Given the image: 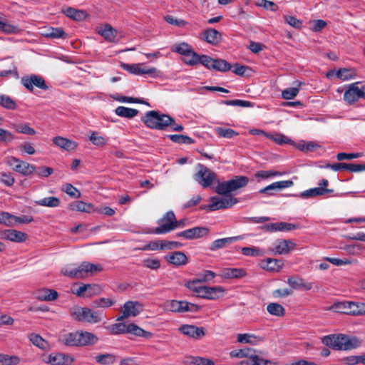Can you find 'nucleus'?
<instances>
[{
	"label": "nucleus",
	"instance_id": "f257e3e1",
	"mask_svg": "<svg viewBox=\"0 0 365 365\" xmlns=\"http://www.w3.org/2000/svg\"><path fill=\"white\" fill-rule=\"evenodd\" d=\"M322 343L336 350H351L357 348L361 344L357 338L344 334L325 336L322 339Z\"/></svg>",
	"mask_w": 365,
	"mask_h": 365
},
{
	"label": "nucleus",
	"instance_id": "f03ea898",
	"mask_svg": "<svg viewBox=\"0 0 365 365\" xmlns=\"http://www.w3.org/2000/svg\"><path fill=\"white\" fill-rule=\"evenodd\" d=\"M142 121L150 129L165 130L170 124L174 123V118L156 110H150L145 113Z\"/></svg>",
	"mask_w": 365,
	"mask_h": 365
},
{
	"label": "nucleus",
	"instance_id": "7ed1b4c3",
	"mask_svg": "<svg viewBox=\"0 0 365 365\" xmlns=\"http://www.w3.org/2000/svg\"><path fill=\"white\" fill-rule=\"evenodd\" d=\"M103 270V267L101 264H94L88 262H83L78 267L76 268H64L62 272L65 276L82 279L87 277L88 273L99 272Z\"/></svg>",
	"mask_w": 365,
	"mask_h": 365
},
{
	"label": "nucleus",
	"instance_id": "20e7f679",
	"mask_svg": "<svg viewBox=\"0 0 365 365\" xmlns=\"http://www.w3.org/2000/svg\"><path fill=\"white\" fill-rule=\"evenodd\" d=\"M249 178L243 175H237L234 178L224 182H218L215 191L221 195H227L230 192L245 187Z\"/></svg>",
	"mask_w": 365,
	"mask_h": 365
},
{
	"label": "nucleus",
	"instance_id": "39448f33",
	"mask_svg": "<svg viewBox=\"0 0 365 365\" xmlns=\"http://www.w3.org/2000/svg\"><path fill=\"white\" fill-rule=\"evenodd\" d=\"M71 315L78 322H86L91 324L98 323L102 319L99 312L92 311L88 307L74 308L71 311Z\"/></svg>",
	"mask_w": 365,
	"mask_h": 365
},
{
	"label": "nucleus",
	"instance_id": "423d86ee",
	"mask_svg": "<svg viewBox=\"0 0 365 365\" xmlns=\"http://www.w3.org/2000/svg\"><path fill=\"white\" fill-rule=\"evenodd\" d=\"M360 82L352 83L347 86L343 99L349 105H353L359 99H365V88L359 87Z\"/></svg>",
	"mask_w": 365,
	"mask_h": 365
},
{
	"label": "nucleus",
	"instance_id": "0eeeda50",
	"mask_svg": "<svg viewBox=\"0 0 365 365\" xmlns=\"http://www.w3.org/2000/svg\"><path fill=\"white\" fill-rule=\"evenodd\" d=\"M194 179L205 188L210 187L212 182L217 180V175L206 166L198 164L197 172L194 175Z\"/></svg>",
	"mask_w": 365,
	"mask_h": 365
},
{
	"label": "nucleus",
	"instance_id": "6e6552de",
	"mask_svg": "<svg viewBox=\"0 0 365 365\" xmlns=\"http://www.w3.org/2000/svg\"><path fill=\"white\" fill-rule=\"evenodd\" d=\"M225 196V197H220L217 196L211 197L210 204L205 206L204 208L211 211H215L231 207L238 202L237 198H233L231 196H228V195ZM201 208L202 209L203 207Z\"/></svg>",
	"mask_w": 365,
	"mask_h": 365
},
{
	"label": "nucleus",
	"instance_id": "1a4fd4ad",
	"mask_svg": "<svg viewBox=\"0 0 365 365\" xmlns=\"http://www.w3.org/2000/svg\"><path fill=\"white\" fill-rule=\"evenodd\" d=\"M6 163L8 165L12 167L15 171L25 176L30 175L36 171L35 165L13 156L7 158Z\"/></svg>",
	"mask_w": 365,
	"mask_h": 365
},
{
	"label": "nucleus",
	"instance_id": "9d476101",
	"mask_svg": "<svg viewBox=\"0 0 365 365\" xmlns=\"http://www.w3.org/2000/svg\"><path fill=\"white\" fill-rule=\"evenodd\" d=\"M175 215L173 211H168L158 220L160 226L157 227L153 233L158 235L166 234L173 230Z\"/></svg>",
	"mask_w": 365,
	"mask_h": 365
},
{
	"label": "nucleus",
	"instance_id": "9b49d317",
	"mask_svg": "<svg viewBox=\"0 0 365 365\" xmlns=\"http://www.w3.org/2000/svg\"><path fill=\"white\" fill-rule=\"evenodd\" d=\"M21 81L23 86L31 92L34 91V86L43 91L48 89L44 78L38 75L31 74L29 76H23Z\"/></svg>",
	"mask_w": 365,
	"mask_h": 365
},
{
	"label": "nucleus",
	"instance_id": "f8f14e48",
	"mask_svg": "<svg viewBox=\"0 0 365 365\" xmlns=\"http://www.w3.org/2000/svg\"><path fill=\"white\" fill-rule=\"evenodd\" d=\"M143 311V306L138 302L128 301L122 307V315L116 319L118 322H122L130 317H136Z\"/></svg>",
	"mask_w": 365,
	"mask_h": 365
},
{
	"label": "nucleus",
	"instance_id": "ddd939ff",
	"mask_svg": "<svg viewBox=\"0 0 365 365\" xmlns=\"http://www.w3.org/2000/svg\"><path fill=\"white\" fill-rule=\"evenodd\" d=\"M140 63L128 64L122 63L121 67L128 71L129 73L135 75H144L148 74L151 76H157L159 75V71L154 67L145 68L140 67Z\"/></svg>",
	"mask_w": 365,
	"mask_h": 365
},
{
	"label": "nucleus",
	"instance_id": "4468645a",
	"mask_svg": "<svg viewBox=\"0 0 365 365\" xmlns=\"http://www.w3.org/2000/svg\"><path fill=\"white\" fill-rule=\"evenodd\" d=\"M209 232V228L206 227H195L190 229L178 232L176 237H182L185 240H195L205 236Z\"/></svg>",
	"mask_w": 365,
	"mask_h": 365
},
{
	"label": "nucleus",
	"instance_id": "2eb2a0df",
	"mask_svg": "<svg viewBox=\"0 0 365 365\" xmlns=\"http://www.w3.org/2000/svg\"><path fill=\"white\" fill-rule=\"evenodd\" d=\"M225 289L222 287H201L198 297L204 299L215 300L222 297Z\"/></svg>",
	"mask_w": 365,
	"mask_h": 365
},
{
	"label": "nucleus",
	"instance_id": "dca6fc26",
	"mask_svg": "<svg viewBox=\"0 0 365 365\" xmlns=\"http://www.w3.org/2000/svg\"><path fill=\"white\" fill-rule=\"evenodd\" d=\"M179 330L185 335L195 339H199L205 335L203 327H197L195 325L185 324L180 327Z\"/></svg>",
	"mask_w": 365,
	"mask_h": 365
},
{
	"label": "nucleus",
	"instance_id": "f3484780",
	"mask_svg": "<svg viewBox=\"0 0 365 365\" xmlns=\"http://www.w3.org/2000/svg\"><path fill=\"white\" fill-rule=\"evenodd\" d=\"M297 227L298 225L295 224L281 222L264 225L261 227V229L266 232H273L277 231H290Z\"/></svg>",
	"mask_w": 365,
	"mask_h": 365
},
{
	"label": "nucleus",
	"instance_id": "a211bd4d",
	"mask_svg": "<svg viewBox=\"0 0 365 365\" xmlns=\"http://www.w3.org/2000/svg\"><path fill=\"white\" fill-rule=\"evenodd\" d=\"M1 238L14 242H23L27 239V234L16 230H5L1 232Z\"/></svg>",
	"mask_w": 365,
	"mask_h": 365
},
{
	"label": "nucleus",
	"instance_id": "6ab92c4d",
	"mask_svg": "<svg viewBox=\"0 0 365 365\" xmlns=\"http://www.w3.org/2000/svg\"><path fill=\"white\" fill-rule=\"evenodd\" d=\"M294 182L292 180L278 181L272 183L271 185L262 188L259 192L261 194H267L269 195H273V191L280 190L284 188L292 186Z\"/></svg>",
	"mask_w": 365,
	"mask_h": 365
},
{
	"label": "nucleus",
	"instance_id": "aec40b11",
	"mask_svg": "<svg viewBox=\"0 0 365 365\" xmlns=\"http://www.w3.org/2000/svg\"><path fill=\"white\" fill-rule=\"evenodd\" d=\"M36 299L40 301H54L58 298V294L54 289L42 288L37 289L34 293Z\"/></svg>",
	"mask_w": 365,
	"mask_h": 365
},
{
	"label": "nucleus",
	"instance_id": "412c9836",
	"mask_svg": "<svg viewBox=\"0 0 365 365\" xmlns=\"http://www.w3.org/2000/svg\"><path fill=\"white\" fill-rule=\"evenodd\" d=\"M74 359L69 355L61 353L51 354L48 361L52 365H71Z\"/></svg>",
	"mask_w": 365,
	"mask_h": 365
},
{
	"label": "nucleus",
	"instance_id": "4be33fe9",
	"mask_svg": "<svg viewBox=\"0 0 365 365\" xmlns=\"http://www.w3.org/2000/svg\"><path fill=\"white\" fill-rule=\"evenodd\" d=\"M296 244L292 240H281L278 244L272 250L274 254L287 255L295 248Z\"/></svg>",
	"mask_w": 365,
	"mask_h": 365
},
{
	"label": "nucleus",
	"instance_id": "5701e85b",
	"mask_svg": "<svg viewBox=\"0 0 365 365\" xmlns=\"http://www.w3.org/2000/svg\"><path fill=\"white\" fill-rule=\"evenodd\" d=\"M53 143L56 146L68 152L75 150L78 146V144L75 141L61 136L53 138Z\"/></svg>",
	"mask_w": 365,
	"mask_h": 365
},
{
	"label": "nucleus",
	"instance_id": "b1692460",
	"mask_svg": "<svg viewBox=\"0 0 365 365\" xmlns=\"http://www.w3.org/2000/svg\"><path fill=\"white\" fill-rule=\"evenodd\" d=\"M165 259L175 266H182L187 263L188 259L186 255L180 251H176L165 257Z\"/></svg>",
	"mask_w": 365,
	"mask_h": 365
},
{
	"label": "nucleus",
	"instance_id": "393cba45",
	"mask_svg": "<svg viewBox=\"0 0 365 365\" xmlns=\"http://www.w3.org/2000/svg\"><path fill=\"white\" fill-rule=\"evenodd\" d=\"M202 38L212 45L218 44L222 40L221 34L215 29H208L202 31Z\"/></svg>",
	"mask_w": 365,
	"mask_h": 365
},
{
	"label": "nucleus",
	"instance_id": "a878e982",
	"mask_svg": "<svg viewBox=\"0 0 365 365\" xmlns=\"http://www.w3.org/2000/svg\"><path fill=\"white\" fill-rule=\"evenodd\" d=\"M172 51L178 53L186 57H190V56H192V58H196L197 56V53L195 52L192 46L187 43L175 44L172 48Z\"/></svg>",
	"mask_w": 365,
	"mask_h": 365
},
{
	"label": "nucleus",
	"instance_id": "bb28decb",
	"mask_svg": "<svg viewBox=\"0 0 365 365\" xmlns=\"http://www.w3.org/2000/svg\"><path fill=\"white\" fill-rule=\"evenodd\" d=\"M165 307L173 312L182 313L187 310L186 301L169 300L165 303Z\"/></svg>",
	"mask_w": 365,
	"mask_h": 365
},
{
	"label": "nucleus",
	"instance_id": "cd10ccee",
	"mask_svg": "<svg viewBox=\"0 0 365 365\" xmlns=\"http://www.w3.org/2000/svg\"><path fill=\"white\" fill-rule=\"evenodd\" d=\"M214 58L207 55L200 56L197 54L196 58H192V59H187L185 63L190 66H195L199 63L202 64L207 68L211 70V66L213 63Z\"/></svg>",
	"mask_w": 365,
	"mask_h": 365
},
{
	"label": "nucleus",
	"instance_id": "c85d7f7f",
	"mask_svg": "<svg viewBox=\"0 0 365 365\" xmlns=\"http://www.w3.org/2000/svg\"><path fill=\"white\" fill-rule=\"evenodd\" d=\"M220 275L225 279H238L245 277L246 271L244 269L225 268L222 269Z\"/></svg>",
	"mask_w": 365,
	"mask_h": 365
},
{
	"label": "nucleus",
	"instance_id": "c756f323",
	"mask_svg": "<svg viewBox=\"0 0 365 365\" xmlns=\"http://www.w3.org/2000/svg\"><path fill=\"white\" fill-rule=\"evenodd\" d=\"M240 239H241V237L239 236L217 239L212 242L210 247V250L211 251H215L217 250L226 247L227 245L236 242Z\"/></svg>",
	"mask_w": 365,
	"mask_h": 365
},
{
	"label": "nucleus",
	"instance_id": "7c9ffc66",
	"mask_svg": "<svg viewBox=\"0 0 365 365\" xmlns=\"http://www.w3.org/2000/svg\"><path fill=\"white\" fill-rule=\"evenodd\" d=\"M42 35L49 38H62L66 39L68 34L64 31L62 28L48 27L45 29Z\"/></svg>",
	"mask_w": 365,
	"mask_h": 365
},
{
	"label": "nucleus",
	"instance_id": "2f4dec72",
	"mask_svg": "<svg viewBox=\"0 0 365 365\" xmlns=\"http://www.w3.org/2000/svg\"><path fill=\"white\" fill-rule=\"evenodd\" d=\"M69 209L73 211L91 213L95 211L91 203H86L83 201H75L69 204Z\"/></svg>",
	"mask_w": 365,
	"mask_h": 365
},
{
	"label": "nucleus",
	"instance_id": "473e14b6",
	"mask_svg": "<svg viewBox=\"0 0 365 365\" xmlns=\"http://www.w3.org/2000/svg\"><path fill=\"white\" fill-rule=\"evenodd\" d=\"M333 192L331 189H327L324 187H314L307 190L300 194V197L302 198H309L315 196L324 195Z\"/></svg>",
	"mask_w": 365,
	"mask_h": 365
},
{
	"label": "nucleus",
	"instance_id": "72a5a7b5",
	"mask_svg": "<svg viewBox=\"0 0 365 365\" xmlns=\"http://www.w3.org/2000/svg\"><path fill=\"white\" fill-rule=\"evenodd\" d=\"M63 13L68 17L75 21H82L87 17V14L83 10L68 7L63 10Z\"/></svg>",
	"mask_w": 365,
	"mask_h": 365
},
{
	"label": "nucleus",
	"instance_id": "f704fd0d",
	"mask_svg": "<svg viewBox=\"0 0 365 365\" xmlns=\"http://www.w3.org/2000/svg\"><path fill=\"white\" fill-rule=\"evenodd\" d=\"M80 346H90L97 343L98 338L93 334L88 331L79 332Z\"/></svg>",
	"mask_w": 365,
	"mask_h": 365
},
{
	"label": "nucleus",
	"instance_id": "c9c22d12",
	"mask_svg": "<svg viewBox=\"0 0 365 365\" xmlns=\"http://www.w3.org/2000/svg\"><path fill=\"white\" fill-rule=\"evenodd\" d=\"M287 283L293 289L304 288L305 290H310L312 288V283H306L302 278L291 277L288 278Z\"/></svg>",
	"mask_w": 365,
	"mask_h": 365
},
{
	"label": "nucleus",
	"instance_id": "e433bc0d",
	"mask_svg": "<svg viewBox=\"0 0 365 365\" xmlns=\"http://www.w3.org/2000/svg\"><path fill=\"white\" fill-rule=\"evenodd\" d=\"M115 113L120 117L130 119L135 117L139 113V110L125 106H118L115 109Z\"/></svg>",
	"mask_w": 365,
	"mask_h": 365
},
{
	"label": "nucleus",
	"instance_id": "4c0bfd02",
	"mask_svg": "<svg viewBox=\"0 0 365 365\" xmlns=\"http://www.w3.org/2000/svg\"><path fill=\"white\" fill-rule=\"evenodd\" d=\"M282 261L273 258H267L262 262V267L269 271H279L282 267Z\"/></svg>",
	"mask_w": 365,
	"mask_h": 365
},
{
	"label": "nucleus",
	"instance_id": "58836bf2",
	"mask_svg": "<svg viewBox=\"0 0 365 365\" xmlns=\"http://www.w3.org/2000/svg\"><path fill=\"white\" fill-rule=\"evenodd\" d=\"M128 333L132 334L136 336H142L146 339L150 338L153 335L151 332L147 331L134 323L128 324Z\"/></svg>",
	"mask_w": 365,
	"mask_h": 365
},
{
	"label": "nucleus",
	"instance_id": "ea45409f",
	"mask_svg": "<svg viewBox=\"0 0 365 365\" xmlns=\"http://www.w3.org/2000/svg\"><path fill=\"white\" fill-rule=\"evenodd\" d=\"M262 341V337L257 336L254 334H239L237 335V341L239 343L250 344L255 345Z\"/></svg>",
	"mask_w": 365,
	"mask_h": 365
},
{
	"label": "nucleus",
	"instance_id": "a19ab883",
	"mask_svg": "<svg viewBox=\"0 0 365 365\" xmlns=\"http://www.w3.org/2000/svg\"><path fill=\"white\" fill-rule=\"evenodd\" d=\"M98 32L110 42H114L117 36V31L109 24H106L103 29L98 30Z\"/></svg>",
	"mask_w": 365,
	"mask_h": 365
},
{
	"label": "nucleus",
	"instance_id": "79ce46f5",
	"mask_svg": "<svg viewBox=\"0 0 365 365\" xmlns=\"http://www.w3.org/2000/svg\"><path fill=\"white\" fill-rule=\"evenodd\" d=\"M231 65L225 60L222 58L214 59L211 66V70L220 72H226L231 69Z\"/></svg>",
	"mask_w": 365,
	"mask_h": 365
},
{
	"label": "nucleus",
	"instance_id": "37998d69",
	"mask_svg": "<svg viewBox=\"0 0 365 365\" xmlns=\"http://www.w3.org/2000/svg\"><path fill=\"white\" fill-rule=\"evenodd\" d=\"M106 329L110 332V334L114 335L128 333V324L123 322L111 324L106 327Z\"/></svg>",
	"mask_w": 365,
	"mask_h": 365
},
{
	"label": "nucleus",
	"instance_id": "c03bdc74",
	"mask_svg": "<svg viewBox=\"0 0 365 365\" xmlns=\"http://www.w3.org/2000/svg\"><path fill=\"white\" fill-rule=\"evenodd\" d=\"M267 310L271 315L283 317L285 314L284 308L278 303H269L267 306Z\"/></svg>",
	"mask_w": 365,
	"mask_h": 365
},
{
	"label": "nucleus",
	"instance_id": "a18cd8bd",
	"mask_svg": "<svg viewBox=\"0 0 365 365\" xmlns=\"http://www.w3.org/2000/svg\"><path fill=\"white\" fill-rule=\"evenodd\" d=\"M63 341L66 346H80L79 331L66 334Z\"/></svg>",
	"mask_w": 365,
	"mask_h": 365
},
{
	"label": "nucleus",
	"instance_id": "49530a36",
	"mask_svg": "<svg viewBox=\"0 0 365 365\" xmlns=\"http://www.w3.org/2000/svg\"><path fill=\"white\" fill-rule=\"evenodd\" d=\"M12 128L18 133L29 135H34L36 134V130L29 127V124L27 123H14L12 124Z\"/></svg>",
	"mask_w": 365,
	"mask_h": 365
},
{
	"label": "nucleus",
	"instance_id": "de8ad7c7",
	"mask_svg": "<svg viewBox=\"0 0 365 365\" xmlns=\"http://www.w3.org/2000/svg\"><path fill=\"white\" fill-rule=\"evenodd\" d=\"M36 204L41 206L56 207L60 205V199L53 196L45 197L38 201H36Z\"/></svg>",
	"mask_w": 365,
	"mask_h": 365
},
{
	"label": "nucleus",
	"instance_id": "09e8293b",
	"mask_svg": "<svg viewBox=\"0 0 365 365\" xmlns=\"http://www.w3.org/2000/svg\"><path fill=\"white\" fill-rule=\"evenodd\" d=\"M168 138H169L173 143H175L192 144L195 143V140L192 138L182 134L168 135Z\"/></svg>",
	"mask_w": 365,
	"mask_h": 365
},
{
	"label": "nucleus",
	"instance_id": "8fccbe9b",
	"mask_svg": "<svg viewBox=\"0 0 365 365\" xmlns=\"http://www.w3.org/2000/svg\"><path fill=\"white\" fill-rule=\"evenodd\" d=\"M29 339L34 345L38 346V348L43 350H46L48 347V342L38 334H30Z\"/></svg>",
	"mask_w": 365,
	"mask_h": 365
},
{
	"label": "nucleus",
	"instance_id": "3c124183",
	"mask_svg": "<svg viewBox=\"0 0 365 365\" xmlns=\"http://www.w3.org/2000/svg\"><path fill=\"white\" fill-rule=\"evenodd\" d=\"M116 360L115 355L112 354H102L96 356V361L101 364L110 365L113 364Z\"/></svg>",
	"mask_w": 365,
	"mask_h": 365
},
{
	"label": "nucleus",
	"instance_id": "603ef678",
	"mask_svg": "<svg viewBox=\"0 0 365 365\" xmlns=\"http://www.w3.org/2000/svg\"><path fill=\"white\" fill-rule=\"evenodd\" d=\"M215 133L222 138H232L239 135L237 132L231 128L217 127L215 128Z\"/></svg>",
	"mask_w": 365,
	"mask_h": 365
},
{
	"label": "nucleus",
	"instance_id": "864d4df0",
	"mask_svg": "<svg viewBox=\"0 0 365 365\" xmlns=\"http://www.w3.org/2000/svg\"><path fill=\"white\" fill-rule=\"evenodd\" d=\"M0 105L9 110H15L17 107L15 101L11 98L6 95L0 96Z\"/></svg>",
	"mask_w": 365,
	"mask_h": 365
},
{
	"label": "nucleus",
	"instance_id": "5fc2aeb1",
	"mask_svg": "<svg viewBox=\"0 0 365 365\" xmlns=\"http://www.w3.org/2000/svg\"><path fill=\"white\" fill-rule=\"evenodd\" d=\"M267 137L272 139L279 145L292 144L293 143L290 138L281 133H276L275 135L269 134L267 135Z\"/></svg>",
	"mask_w": 365,
	"mask_h": 365
},
{
	"label": "nucleus",
	"instance_id": "6e6d98bb",
	"mask_svg": "<svg viewBox=\"0 0 365 365\" xmlns=\"http://www.w3.org/2000/svg\"><path fill=\"white\" fill-rule=\"evenodd\" d=\"M19 361L18 356L0 354V365H16Z\"/></svg>",
	"mask_w": 365,
	"mask_h": 365
},
{
	"label": "nucleus",
	"instance_id": "4d7b16f0",
	"mask_svg": "<svg viewBox=\"0 0 365 365\" xmlns=\"http://www.w3.org/2000/svg\"><path fill=\"white\" fill-rule=\"evenodd\" d=\"M115 101L121 103H143L149 105L148 103L145 102L143 99L128 97V96H116L113 97Z\"/></svg>",
	"mask_w": 365,
	"mask_h": 365
},
{
	"label": "nucleus",
	"instance_id": "13d9d810",
	"mask_svg": "<svg viewBox=\"0 0 365 365\" xmlns=\"http://www.w3.org/2000/svg\"><path fill=\"white\" fill-rule=\"evenodd\" d=\"M223 104L227 106H240V107H252L253 103L250 101H244V100H227L223 101L222 102Z\"/></svg>",
	"mask_w": 365,
	"mask_h": 365
},
{
	"label": "nucleus",
	"instance_id": "bf43d9fd",
	"mask_svg": "<svg viewBox=\"0 0 365 365\" xmlns=\"http://www.w3.org/2000/svg\"><path fill=\"white\" fill-rule=\"evenodd\" d=\"M252 351V350L249 348L242 349H235V350H232L230 353V355L232 358H244V357L247 358L252 354L251 353Z\"/></svg>",
	"mask_w": 365,
	"mask_h": 365
},
{
	"label": "nucleus",
	"instance_id": "052dcab7",
	"mask_svg": "<svg viewBox=\"0 0 365 365\" xmlns=\"http://www.w3.org/2000/svg\"><path fill=\"white\" fill-rule=\"evenodd\" d=\"M349 302H341L334 303L331 307V309L335 312L348 314V311L349 309Z\"/></svg>",
	"mask_w": 365,
	"mask_h": 365
},
{
	"label": "nucleus",
	"instance_id": "680f3d73",
	"mask_svg": "<svg viewBox=\"0 0 365 365\" xmlns=\"http://www.w3.org/2000/svg\"><path fill=\"white\" fill-rule=\"evenodd\" d=\"M63 190L71 197L79 198L81 195V192L70 183H66Z\"/></svg>",
	"mask_w": 365,
	"mask_h": 365
},
{
	"label": "nucleus",
	"instance_id": "e2e57ef3",
	"mask_svg": "<svg viewBox=\"0 0 365 365\" xmlns=\"http://www.w3.org/2000/svg\"><path fill=\"white\" fill-rule=\"evenodd\" d=\"M182 244L175 241L161 240L160 250H173L175 248H180Z\"/></svg>",
	"mask_w": 365,
	"mask_h": 365
},
{
	"label": "nucleus",
	"instance_id": "0e129e2a",
	"mask_svg": "<svg viewBox=\"0 0 365 365\" xmlns=\"http://www.w3.org/2000/svg\"><path fill=\"white\" fill-rule=\"evenodd\" d=\"M242 253L246 256L257 257L262 256L264 252L257 247H243L242 248Z\"/></svg>",
	"mask_w": 365,
	"mask_h": 365
},
{
	"label": "nucleus",
	"instance_id": "69168bd1",
	"mask_svg": "<svg viewBox=\"0 0 365 365\" xmlns=\"http://www.w3.org/2000/svg\"><path fill=\"white\" fill-rule=\"evenodd\" d=\"M299 88L296 87L288 88L282 91V96L284 99L291 100L299 93Z\"/></svg>",
	"mask_w": 365,
	"mask_h": 365
},
{
	"label": "nucleus",
	"instance_id": "338daca9",
	"mask_svg": "<svg viewBox=\"0 0 365 365\" xmlns=\"http://www.w3.org/2000/svg\"><path fill=\"white\" fill-rule=\"evenodd\" d=\"M38 177L41 178H47L50 176L53 173V169L50 167L46 166H40L36 168V171L34 172Z\"/></svg>",
	"mask_w": 365,
	"mask_h": 365
},
{
	"label": "nucleus",
	"instance_id": "774afa93",
	"mask_svg": "<svg viewBox=\"0 0 365 365\" xmlns=\"http://www.w3.org/2000/svg\"><path fill=\"white\" fill-rule=\"evenodd\" d=\"M93 304L97 307L108 308L113 306L115 304V301L108 298H100L96 299Z\"/></svg>",
	"mask_w": 365,
	"mask_h": 365
}]
</instances>
